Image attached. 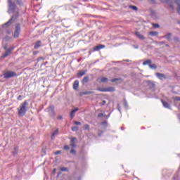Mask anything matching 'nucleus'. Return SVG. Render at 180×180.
Listing matches in <instances>:
<instances>
[{
  "label": "nucleus",
  "mask_w": 180,
  "mask_h": 180,
  "mask_svg": "<svg viewBox=\"0 0 180 180\" xmlns=\"http://www.w3.org/2000/svg\"><path fill=\"white\" fill-rule=\"evenodd\" d=\"M56 169H53V174H56Z\"/></svg>",
  "instance_id": "obj_44"
},
{
  "label": "nucleus",
  "mask_w": 180,
  "mask_h": 180,
  "mask_svg": "<svg viewBox=\"0 0 180 180\" xmlns=\"http://www.w3.org/2000/svg\"><path fill=\"white\" fill-rule=\"evenodd\" d=\"M150 2L155 3V0H150Z\"/></svg>",
  "instance_id": "obj_43"
},
{
  "label": "nucleus",
  "mask_w": 180,
  "mask_h": 180,
  "mask_svg": "<svg viewBox=\"0 0 180 180\" xmlns=\"http://www.w3.org/2000/svg\"><path fill=\"white\" fill-rule=\"evenodd\" d=\"M18 16H19V13H17L14 14L12 16L11 19H10L6 24H4V26H8V25H11L12 23V21L15 20L17 18H18Z\"/></svg>",
  "instance_id": "obj_5"
},
{
  "label": "nucleus",
  "mask_w": 180,
  "mask_h": 180,
  "mask_svg": "<svg viewBox=\"0 0 180 180\" xmlns=\"http://www.w3.org/2000/svg\"><path fill=\"white\" fill-rule=\"evenodd\" d=\"M167 5L169 8V9H171V11H174L175 9V7L174 6V1H169V3H167Z\"/></svg>",
  "instance_id": "obj_10"
},
{
  "label": "nucleus",
  "mask_w": 180,
  "mask_h": 180,
  "mask_svg": "<svg viewBox=\"0 0 180 180\" xmlns=\"http://www.w3.org/2000/svg\"><path fill=\"white\" fill-rule=\"evenodd\" d=\"M60 171H62V172L68 171V168H67V167H62V168H60Z\"/></svg>",
  "instance_id": "obj_29"
},
{
  "label": "nucleus",
  "mask_w": 180,
  "mask_h": 180,
  "mask_svg": "<svg viewBox=\"0 0 180 180\" xmlns=\"http://www.w3.org/2000/svg\"><path fill=\"white\" fill-rule=\"evenodd\" d=\"M7 33H8V34H9V33H11V32L8 31V32H7Z\"/></svg>",
  "instance_id": "obj_47"
},
{
  "label": "nucleus",
  "mask_w": 180,
  "mask_h": 180,
  "mask_svg": "<svg viewBox=\"0 0 180 180\" xmlns=\"http://www.w3.org/2000/svg\"><path fill=\"white\" fill-rule=\"evenodd\" d=\"M102 116H103V113H99L98 115V117H102Z\"/></svg>",
  "instance_id": "obj_39"
},
{
  "label": "nucleus",
  "mask_w": 180,
  "mask_h": 180,
  "mask_svg": "<svg viewBox=\"0 0 180 180\" xmlns=\"http://www.w3.org/2000/svg\"><path fill=\"white\" fill-rule=\"evenodd\" d=\"M136 36L141 39V40H144V36H143L140 32H136Z\"/></svg>",
  "instance_id": "obj_17"
},
{
  "label": "nucleus",
  "mask_w": 180,
  "mask_h": 180,
  "mask_svg": "<svg viewBox=\"0 0 180 180\" xmlns=\"http://www.w3.org/2000/svg\"><path fill=\"white\" fill-rule=\"evenodd\" d=\"M72 131H78V127H73L72 128Z\"/></svg>",
  "instance_id": "obj_27"
},
{
  "label": "nucleus",
  "mask_w": 180,
  "mask_h": 180,
  "mask_svg": "<svg viewBox=\"0 0 180 180\" xmlns=\"http://www.w3.org/2000/svg\"><path fill=\"white\" fill-rule=\"evenodd\" d=\"M156 77H158V78H159V79H165V75H164V74L162 73H156Z\"/></svg>",
  "instance_id": "obj_13"
},
{
  "label": "nucleus",
  "mask_w": 180,
  "mask_h": 180,
  "mask_svg": "<svg viewBox=\"0 0 180 180\" xmlns=\"http://www.w3.org/2000/svg\"><path fill=\"white\" fill-rule=\"evenodd\" d=\"M98 91L100 92H115V87L101 88Z\"/></svg>",
  "instance_id": "obj_4"
},
{
  "label": "nucleus",
  "mask_w": 180,
  "mask_h": 180,
  "mask_svg": "<svg viewBox=\"0 0 180 180\" xmlns=\"http://www.w3.org/2000/svg\"><path fill=\"white\" fill-rule=\"evenodd\" d=\"M121 129H122V130H123V127H122Z\"/></svg>",
  "instance_id": "obj_48"
},
{
  "label": "nucleus",
  "mask_w": 180,
  "mask_h": 180,
  "mask_svg": "<svg viewBox=\"0 0 180 180\" xmlns=\"http://www.w3.org/2000/svg\"><path fill=\"white\" fill-rule=\"evenodd\" d=\"M41 44V41H38L35 45H34V49L35 50H37V49H39V47H40V45Z\"/></svg>",
  "instance_id": "obj_19"
},
{
  "label": "nucleus",
  "mask_w": 180,
  "mask_h": 180,
  "mask_svg": "<svg viewBox=\"0 0 180 180\" xmlns=\"http://www.w3.org/2000/svg\"><path fill=\"white\" fill-rule=\"evenodd\" d=\"M102 49H105V45L100 44V45H98V46H95L94 48V51H98L99 50H102Z\"/></svg>",
  "instance_id": "obj_9"
},
{
  "label": "nucleus",
  "mask_w": 180,
  "mask_h": 180,
  "mask_svg": "<svg viewBox=\"0 0 180 180\" xmlns=\"http://www.w3.org/2000/svg\"><path fill=\"white\" fill-rule=\"evenodd\" d=\"M102 134H103V131H99L98 133V137H101V136H102Z\"/></svg>",
  "instance_id": "obj_31"
},
{
  "label": "nucleus",
  "mask_w": 180,
  "mask_h": 180,
  "mask_svg": "<svg viewBox=\"0 0 180 180\" xmlns=\"http://www.w3.org/2000/svg\"><path fill=\"white\" fill-rule=\"evenodd\" d=\"M84 130H89V125H88V124H84Z\"/></svg>",
  "instance_id": "obj_26"
},
{
  "label": "nucleus",
  "mask_w": 180,
  "mask_h": 180,
  "mask_svg": "<svg viewBox=\"0 0 180 180\" xmlns=\"http://www.w3.org/2000/svg\"><path fill=\"white\" fill-rule=\"evenodd\" d=\"M151 65V60L148 59L143 63V65Z\"/></svg>",
  "instance_id": "obj_18"
},
{
  "label": "nucleus",
  "mask_w": 180,
  "mask_h": 180,
  "mask_svg": "<svg viewBox=\"0 0 180 180\" xmlns=\"http://www.w3.org/2000/svg\"><path fill=\"white\" fill-rule=\"evenodd\" d=\"M27 105H29V103H27V101H25L19 106L18 112L20 116L23 117L26 115V112H27Z\"/></svg>",
  "instance_id": "obj_1"
},
{
  "label": "nucleus",
  "mask_w": 180,
  "mask_h": 180,
  "mask_svg": "<svg viewBox=\"0 0 180 180\" xmlns=\"http://www.w3.org/2000/svg\"><path fill=\"white\" fill-rule=\"evenodd\" d=\"M171 0H162V2H164L165 4H168L169 1H170Z\"/></svg>",
  "instance_id": "obj_37"
},
{
  "label": "nucleus",
  "mask_w": 180,
  "mask_h": 180,
  "mask_svg": "<svg viewBox=\"0 0 180 180\" xmlns=\"http://www.w3.org/2000/svg\"><path fill=\"white\" fill-rule=\"evenodd\" d=\"M17 150H18V148H15V151H17Z\"/></svg>",
  "instance_id": "obj_46"
},
{
  "label": "nucleus",
  "mask_w": 180,
  "mask_h": 180,
  "mask_svg": "<svg viewBox=\"0 0 180 180\" xmlns=\"http://www.w3.org/2000/svg\"><path fill=\"white\" fill-rule=\"evenodd\" d=\"M4 49H6V46H5Z\"/></svg>",
  "instance_id": "obj_49"
},
{
  "label": "nucleus",
  "mask_w": 180,
  "mask_h": 180,
  "mask_svg": "<svg viewBox=\"0 0 180 180\" xmlns=\"http://www.w3.org/2000/svg\"><path fill=\"white\" fill-rule=\"evenodd\" d=\"M78 86H79V81L78 80H76L74 82V84H73V89H78Z\"/></svg>",
  "instance_id": "obj_12"
},
{
  "label": "nucleus",
  "mask_w": 180,
  "mask_h": 180,
  "mask_svg": "<svg viewBox=\"0 0 180 180\" xmlns=\"http://www.w3.org/2000/svg\"><path fill=\"white\" fill-rule=\"evenodd\" d=\"M70 146L72 147V148H75L76 145L75 143L70 142Z\"/></svg>",
  "instance_id": "obj_33"
},
{
  "label": "nucleus",
  "mask_w": 180,
  "mask_h": 180,
  "mask_svg": "<svg viewBox=\"0 0 180 180\" xmlns=\"http://www.w3.org/2000/svg\"><path fill=\"white\" fill-rule=\"evenodd\" d=\"M55 155H58V154H61V150H57L54 153Z\"/></svg>",
  "instance_id": "obj_32"
},
{
  "label": "nucleus",
  "mask_w": 180,
  "mask_h": 180,
  "mask_svg": "<svg viewBox=\"0 0 180 180\" xmlns=\"http://www.w3.org/2000/svg\"><path fill=\"white\" fill-rule=\"evenodd\" d=\"M130 9H133V11H139V8L136 6H129Z\"/></svg>",
  "instance_id": "obj_22"
},
{
  "label": "nucleus",
  "mask_w": 180,
  "mask_h": 180,
  "mask_svg": "<svg viewBox=\"0 0 180 180\" xmlns=\"http://www.w3.org/2000/svg\"><path fill=\"white\" fill-rule=\"evenodd\" d=\"M103 123H106V122H103Z\"/></svg>",
  "instance_id": "obj_50"
},
{
  "label": "nucleus",
  "mask_w": 180,
  "mask_h": 180,
  "mask_svg": "<svg viewBox=\"0 0 180 180\" xmlns=\"http://www.w3.org/2000/svg\"><path fill=\"white\" fill-rule=\"evenodd\" d=\"M91 94H93L92 91H84L82 93V95H91Z\"/></svg>",
  "instance_id": "obj_25"
},
{
  "label": "nucleus",
  "mask_w": 180,
  "mask_h": 180,
  "mask_svg": "<svg viewBox=\"0 0 180 180\" xmlns=\"http://www.w3.org/2000/svg\"><path fill=\"white\" fill-rule=\"evenodd\" d=\"M19 34H20V25H17L15 26V30L14 32V37H19Z\"/></svg>",
  "instance_id": "obj_6"
},
{
  "label": "nucleus",
  "mask_w": 180,
  "mask_h": 180,
  "mask_svg": "<svg viewBox=\"0 0 180 180\" xmlns=\"http://www.w3.org/2000/svg\"><path fill=\"white\" fill-rule=\"evenodd\" d=\"M64 150H70V147L68 146H65Z\"/></svg>",
  "instance_id": "obj_38"
},
{
  "label": "nucleus",
  "mask_w": 180,
  "mask_h": 180,
  "mask_svg": "<svg viewBox=\"0 0 180 180\" xmlns=\"http://www.w3.org/2000/svg\"><path fill=\"white\" fill-rule=\"evenodd\" d=\"M75 140H76L75 138H72L71 141H70V143H75Z\"/></svg>",
  "instance_id": "obj_36"
},
{
  "label": "nucleus",
  "mask_w": 180,
  "mask_h": 180,
  "mask_svg": "<svg viewBox=\"0 0 180 180\" xmlns=\"http://www.w3.org/2000/svg\"><path fill=\"white\" fill-rule=\"evenodd\" d=\"M78 110H79V108H76L70 112V119H74V116H75V112H78Z\"/></svg>",
  "instance_id": "obj_8"
},
{
  "label": "nucleus",
  "mask_w": 180,
  "mask_h": 180,
  "mask_svg": "<svg viewBox=\"0 0 180 180\" xmlns=\"http://www.w3.org/2000/svg\"><path fill=\"white\" fill-rule=\"evenodd\" d=\"M167 36L169 37H171V34H168Z\"/></svg>",
  "instance_id": "obj_45"
},
{
  "label": "nucleus",
  "mask_w": 180,
  "mask_h": 180,
  "mask_svg": "<svg viewBox=\"0 0 180 180\" xmlns=\"http://www.w3.org/2000/svg\"><path fill=\"white\" fill-rule=\"evenodd\" d=\"M16 4H18V5H22V0H15Z\"/></svg>",
  "instance_id": "obj_30"
},
{
  "label": "nucleus",
  "mask_w": 180,
  "mask_h": 180,
  "mask_svg": "<svg viewBox=\"0 0 180 180\" xmlns=\"http://www.w3.org/2000/svg\"><path fill=\"white\" fill-rule=\"evenodd\" d=\"M149 68H150L151 70H157V65L150 64L149 65Z\"/></svg>",
  "instance_id": "obj_21"
},
{
  "label": "nucleus",
  "mask_w": 180,
  "mask_h": 180,
  "mask_svg": "<svg viewBox=\"0 0 180 180\" xmlns=\"http://www.w3.org/2000/svg\"><path fill=\"white\" fill-rule=\"evenodd\" d=\"M70 153H71V154H75V150L72 149V150H70Z\"/></svg>",
  "instance_id": "obj_40"
},
{
  "label": "nucleus",
  "mask_w": 180,
  "mask_h": 180,
  "mask_svg": "<svg viewBox=\"0 0 180 180\" xmlns=\"http://www.w3.org/2000/svg\"><path fill=\"white\" fill-rule=\"evenodd\" d=\"M153 27H160V25L158 24H153Z\"/></svg>",
  "instance_id": "obj_35"
},
{
  "label": "nucleus",
  "mask_w": 180,
  "mask_h": 180,
  "mask_svg": "<svg viewBox=\"0 0 180 180\" xmlns=\"http://www.w3.org/2000/svg\"><path fill=\"white\" fill-rule=\"evenodd\" d=\"M98 81H99L100 82H108V78L107 77H101L98 79Z\"/></svg>",
  "instance_id": "obj_16"
},
{
  "label": "nucleus",
  "mask_w": 180,
  "mask_h": 180,
  "mask_svg": "<svg viewBox=\"0 0 180 180\" xmlns=\"http://www.w3.org/2000/svg\"><path fill=\"white\" fill-rule=\"evenodd\" d=\"M12 50H13V48H10L7 49L4 53V54L3 55V57H8V56H9L10 53H11Z\"/></svg>",
  "instance_id": "obj_11"
},
{
  "label": "nucleus",
  "mask_w": 180,
  "mask_h": 180,
  "mask_svg": "<svg viewBox=\"0 0 180 180\" xmlns=\"http://www.w3.org/2000/svg\"><path fill=\"white\" fill-rule=\"evenodd\" d=\"M47 112L50 116H54V106L50 105L49 108H47Z\"/></svg>",
  "instance_id": "obj_7"
},
{
  "label": "nucleus",
  "mask_w": 180,
  "mask_h": 180,
  "mask_svg": "<svg viewBox=\"0 0 180 180\" xmlns=\"http://www.w3.org/2000/svg\"><path fill=\"white\" fill-rule=\"evenodd\" d=\"M106 103V101H103L102 103H101V105H105Z\"/></svg>",
  "instance_id": "obj_42"
},
{
  "label": "nucleus",
  "mask_w": 180,
  "mask_h": 180,
  "mask_svg": "<svg viewBox=\"0 0 180 180\" xmlns=\"http://www.w3.org/2000/svg\"><path fill=\"white\" fill-rule=\"evenodd\" d=\"M4 77L6 79L12 78V77H16V73L15 72L8 71L4 74Z\"/></svg>",
  "instance_id": "obj_3"
},
{
  "label": "nucleus",
  "mask_w": 180,
  "mask_h": 180,
  "mask_svg": "<svg viewBox=\"0 0 180 180\" xmlns=\"http://www.w3.org/2000/svg\"><path fill=\"white\" fill-rule=\"evenodd\" d=\"M16 9V4L12 0H8V13H13Z\"/></svg>",
  "instance_id": "obj_2"
},
{
  "label": "nucleus",
  "mask_w": 180,
  "mask_h": 180,
  "mask_svg": "<svg viewBox=\"0 0 180 180\" xmlns=\"http://www.w3.org/2000/svg\"><path fill=\"white\" fill-rule=\"evenodd\" d=\"M119 79H118V78L112 79L110 80V82H116L117 81H119Z\"/></svg>",
  "instance_id": "obj_28"
},
{
  "label": "nucleus",
  "mask_w": 180,
  "mask_h": 180,
  "mask_svg": "<svg viewBox=\"0 0 180 180\" xmlns=\"http://www.w3.org/2000/svg\"><path fill=\"white\" fill-rule=\"evenodd\" d=\"M89 79V78L88 77H85L83 78L82 82L84 84H86V82H88Z\"/></svg>",
  "instance_id": "obj_24"
},
{
  "label": "nucleus",
  "mask_w": 180,
  "mask_h": 180,
  "mask_svg": "<svg viewBox=\"0 0 180 180\" xmlns=\"http://www.w3.org/2000/svg\"><path fill=\"white\" fill-rule=\"evenodd\" d=\"M57 134H58V129L55 130L51 136V140H53L54 137H56V136H57Z\"/></svg>",
  "instance_id": "obj_15"
},
{
  "label": "nucleus",
  "mask_w": 180,
  "mask_h": 180,
  "mask_svg": "<svg viewBox=\"0 0 180 180\" xmlns=\"http://www.w3.org/2000/svg\"><path fill=\"white\" fill-rule=\"evenodd\" d=\"M75 124H76V126H80L81 122H75Z\"/></svg>",
  "instance_id": "obj_34"
},
{
  "label": "nucleus",
  "mask_w": 180,
  "mask_h": 180,
  "mask_svg": "<svg viewBox=\"0 0 180 180\" xmlns=\"http://www.w3.org/2000/svg\"><path fill=\"white\" fill-rule=\"evenodd\" d=\"M86 72L85 70H82V71H79L78 73H77V75L78 77H83V75H85V73Z\"/></svg>",
  "instance_id": "obj_20"
},
{
  "label": "nucleus",
  "mask_w": 180,
  "mask_h": 180,
  "mask_svg": "<svg viewBox=\"0 0 180 180\" xmlns=\"http://www.w3.org/2000/svg\"><path fill=\"white\" fill-rule=\"evenodd\" d=\"M162 103L165 108H167V109H171V106L169 105V104L164 101V100H162Z\"/></svg>",
  "instance_id": "obj_14"
},
{
  "label": "nucleus",
  "mask_w": 180,
  "mask_h": 180,
  "mask_svg": "<svg viewBox=\"0 0 180 180\" xmlns=\"http://www.w3.org/2000/svg\"><path fill=\"white\" fill-rule=\"evenodd\" d=\"M149 34L150 36H158V32H149Z\"/></svg>",
  "instance_id": "obj_23"
},
{
  "label": "nucleus",
  "mask_w": 180,
  "mask_h": 180,
  "mask_svg": "<svg viewBox=\"0 0 180 180\" xmlns=\"http://www.w3.org/2000/svg\"><path fill=\"white\" fill-rule=\"evenodd\" d=\"M58 120H62L63 116L59 115V116L58 117Z\"/></svg>",
  "instance_id": "obj_41"
}]
</instances>
